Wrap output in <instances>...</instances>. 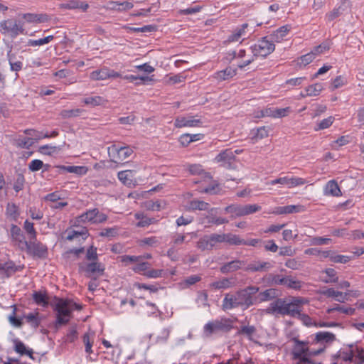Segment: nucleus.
Returning <instances> with one entry per match:
<instances>
[{
  "label": "nucleus",
  "mask_w": 364,
  "mask_h": 364,
  "mask_svg": "<svg viewBox=\"0 0 364 364\" xmlns=\"http://www.w3.org/2000/svg\"><path fill=\"white\" fill-rule=\"evenodd\" d=\"M24 230L28 234V238L30 240H36V231L33 228V223L29 222L28 220H26L24 223Z\"/></svg>",
  "instance_id": "49"
},
{
  "label": "nucleus",
  "mask_w": 364,
  "mask_h": 364,
  "mask_svg": "<svg viewBox=\"0 0 364 364\" xmlns=\"http://www.w3.org/2000/svg\"><path fill=\"white\" fill-rule=\"evenodd\" d=\"M0 31L3 33H9L12 38L19 34H25L23 23L14 19H8L0 23Z\"/></svg>",
  "instance_id": "8"
},
{
  "label": "nucleus",
  "mask_w": 364,
  "mask_h": 364,
  "mask_svg": "<svg viewBox=\"0 0 364 364\" xmlns=\"http://www.w3.org/2000/svg\"><path fill=\"white\" fill-rule=\"evenodd\" d=\"M107 216L100 213L97 209H92V223H103L106 221Z\"/></svg>",
  "instance_id": "59"
},
{
  "label": "nucleus",
  "mask_w": 364,
  "mask_h": 364,
  "mask_svg": "<svg viewBox=\"0 0 364 364\" xmlns=\"http://www.w3.org/2000/svg\"><path fill=\"white\" fill-rule=\"evenodd\" d=\"M327 313L330 314L333 311H338L346 315H353L355 312V309L351 307H346L339 305H336L335 307L329 308L327 309Z\"/></svg>",
  "instance_id": "45"
},
{
  "label": "nucleus",
  "mask_w": 364,
  "mask_h": 364,
  "mask_svg": "<svg viewBox=\"0 0 364 364\" xmlns=\"http://www.w3.org/2000/svg\"><path fill=\"white\" fill-rule=\"evenodd\" d=\"M15 347L14 350L16 353L21 355H28L31 358L33 359V349H27L24 343L18 340L14 341Z\"/></svg>",
  "instance_id": "39"
},
{
  "label": "nucleus",
  "mask_w": 364,
  "mask_h": 364,
  "mask_svg": "<svg viewBox=\"0 0 364 364\" xmlns=\"http://www.w3.org/2000/svg\"><path fill=\"white\" fill-rule=\"evenodd\" d=\"M323 90V85L321 82H316L310 85L305 88V92H306V95H309V97H317Z\"/></svg>",
  "instance_id": "35"
},
{
  "label": "nucleus",
  "mask_w": 364,
  "mask_h": 364,
  "mask_svg": "<svg viewBox=\"0 0 364 364\" xmlns=\"http://www.w3.org/2000/svg\"><path fill=\"white\" fill-rule=\"evenodd\" d=\"M277 296V290L275 289H268L259 294H255V304L264 301L272 300Z\"/></svg>",
  "instance_id": "26"
},
{
  "label": "nucleus",
  "mask_w": 364,
  "mask_h": 364,
  "mask_svg": "<svg viewBox=\"0 0 364 364\" xmlns=\"http://www.w3.org/2000/svg\"><path fill=\"white\" fill-rule=\"evenodd\" d=\"M209 203L197 199H194L189 202L186 210H206L209 208Z\"/></svg>",
  "instance_id": "36"
},
{
  "label": "nucleus",
  "mask_w": 364,
  "mask_h": 364,
  "mask_svg": "<svg viewBox=\"0 0 364 364\" xmlns=\"http://www.w3.org/2000/svg\"><path fill=\"white\" fill-rule=\"evenodd\" d=\"M53 38V36H48L46 38H40L38 40H30L28 43L31 46H40L50 43Z\"/></svg>",
  "instance_id": "61"
},
{
  "label": "nucleus",
  "mask_w": 364,
  "mask_h": 364,
  "mask_svg": "<svg viewBox=\"0 0 364 364\" xmlns=\"http://www.w3.org/2000/svg\"><path fill=\"white\" fill-rule=\"evenodd\" d=\"M235 161V155L231 149H227L219 153L214 159V161L225 168H230Z\"/></svg>",
  "instance_id": "17"
},
{
  "label": "nucleus",
  "mask_w": 364,
  "mask_h": 364,
  "mask_svg": "<svg viewBox=\"0 0 364 364\" xmlns=\"http://www.w3.org/2000/svg\"><path fill=\"white\" fill-rule=\"evenodd\" d=\"M25 248L32 251L35 255L42 257L47 252V248L43 245L36 242L35 240H30L28 242Z\"/></svg>",
  "instance_id": "28"
},
{
  "label": "nucleus",
  "mask_w": 364,
  "mask_h": 364,
  "mask_svg": "<svg viewBox=\"0 0 364 364\" xmlns=\"http://www.w3.org/2000/svg\"><path fill=\"white\" fill-rule=\"evenodd\" d=\"M24 132L26 134L31 136V138L33 139L34 142L35 141H38L43 138H48V134H44L42 132H39L35 129H26Z\"/></svg>",
  "instance_id": "57"
},
{
  "label": "nucleus",
  "mask_w": 364,
  "mask_h": 364,
  "mask_svg": "<svg viewBox=\"0 0 364 364\" xmlns=\"http://www.w3.org/2000/svg\"><path fill=\"white\" fill-rule=\"evenodd\" d=\"M330 49V45L328 43H322L318 46H316L314 48V49L311 50V53L314 54V56L316 57L321 54H323L327 51H328Z\"/></svg>",
  "instance_id": "54"
},
{
  "label": "nucleus",
  "mask_w": 364,
  "mask_h": 364,
  "mask_svg": "<svg viewBox=\"0 0 364 364\" xmlns=\"http://www.w3.org/2000/svg\"><path fill=\"white\" fill-rule=\"evenodd\" d=\"M352 257L348 255H338L333 251V257H331V262L334 263L346 264L348 262Z\"/></svg>",
  "instance_id": "55"
},
{
  "label": "nucleus",
  "mask_w": 364,
  "mask_h": 364,
  "mask_svg": "<svg viewBox=\"0 0 364 364\" xmlns=\"http://www.w3.org/2000/svg\"><path fill=\"white\" fill-rule=\"evenodd\" d=\"M136 171L124 170L118 172V179L128 187H135L137 185V180L135 178Z\"/></svg>",
  "instance_id": "18"
},
{
  "label": "nucleus",
  "mask_w": 364,
  "mask_h": 364,
  "mask_svg": "<svg viewBox=\"0 0 364 364\" xmlns=\"http://www.w3.org/2000/svg\"><path fill=\"white\" fill-rule=\"evenodd\" d=\"M225 211L231 214L232 218L244 216L243 207L241 205H230L225 208Z\"/></svg>",
  "instance_id": "40"
},
{
  "label": "nucleus",
  "mask_w": 364,
  "mask_h": 364,
  "mask_svg": "<svg viewBox=\"0 0 364 364\" xmlns=\"http://www.w3.org/2000/svg\"><path fill=\"white\" fill-rule=\"evenodd\" d=\"M309 303V300L303 297H294L290 302L284 299H278L271 303L267 312L269 314H278L282 316L288 315L291 317L300 316L303 305Z\"/></svg>",
  "instance_id": "4"
},
{
  "label": "nucleus",
  "mask_w": 364,
  "mask_h": 364,
  "mask_svg": "<svg viewBox=\"0 0 364 364\" xmlns=\"http://www.w3.org/2000/svg\"><path fill=\"white\" fill-rule=\"evenodd\" d=\"M109 157L115 163H120L133 154V150L129 146H118L112 145L108 150Z\"/></svg>",
  "instance_id": "9"
},
{
  "label": "nucleus",
  "mask_w": 364,
  "mask_h": 364,
  "mask_svg": "<svg viewBox=\"0 0 364 364\" xmlns=\"http://www.w3.org/2000/svg\"><path fill=\"white\" fill-rule=\"evenodd\" d=\"M307 183L306 180L305 178L297 177V176H284V177H279L276 179L272 180L269 182H268L269 185H276V184H281L283 186H286L289 188H293L297 186H301Z\"/></svg>",
  "instance_id": "11"
},
{
  "label": "nucleus",
  "mask_w": 364,
  "mask_h": 364,
  "mask_svg": "<svg viewBox=\"0 0 364 364\" xmlns=\"http://www.w3.org/2000/svg\"><path fill=\"white\" fill-rule=\"evenodd\" d=\"M291 29V25L286 24L284 25L277 30L274 31L271 35V40L277 43H280L284 40L286 36L289 34V31Z\"/></svg>",
  "instance_id": "23"
},
{
  "label": "nucleus",
  "mask_w": 364,
  "mask_h": 364,
  "mask_svg": "<svg viewBox=\"0 0 364 364\" xmlns=\"http://www.w3.org/2000/svg\"><path fill=\"white\" fill-rule=\"evenodd\" d=\"M319 294L327 298L333 299L335 301L343 303L350 296L349 291L342 292L333 287H326L319 291Z\"/></svg>",
  "instance_id": "15"
},
{
  "label": "nucleus",
  "mask_w": 364,
  "mask_h": 364,
  "mask_svg": "<svg viewBox=\"0 0 364 364\" xmlns=\"http://www.w3.org/2000/svg\"><path fill=\"white\" fill-rule=\"evenodd\" d=\"M85 110L82 109H63L60 112V115L64 118H71L74 117L81 116Z\"/></svg>",
  "instance_id": "43"
},
{
  "label": "nucleus",
  "mask_w": 364,
  "mask_h": 364,
  "mask_svg": "<svg viewBox=\"0 0 364 364\" xmlns=\"http://www.w3.org/2000/svg\"><path fill=\"white\" fill-rule=\"evenodd\" d=\"M49 166L48 164H44L43 162L39 159L32 160L28 164V168L33 172L38 171L42 168H44V171H48Z\"/></svg>",
  "instance_id": "47"
},
{
  "label": "nucleus",
  "mask_w": 364,
  "mask_h": 364,
  "mask_svg": "<svg viewBox=\"0 0 364 364\" xmlns=\"http://www.w3.org/2000/svg\"><path fill=\"white\" fill-rule=\"evenodd\" d=\"M119 228L117 227L109 228L102 230L99 232L98 235L100 237H106L112 238L115 237L118 234Z\"/></svg>",
  "instance_id": "51"
},
{
  "label": "nucleus",
  "mask_w": 364,
  "mask_h": 364,
  "mask_svg": "<svg viewBox=\"0 0 364 364\" xmlns=\"http://www.w3.org/2000/svg\"><path fill=\"white\" fill-rule=\"evenodd\" d=\"M222 243L226 242L230 245H241L243 242V239L240 236L232 233H223L221 234Z\"/></svg>",
  "instance_id": "34"
},
{
  "label": "nucleus",
  "mask_w": 364,
  "mask_h": 364,
  "mask_svg": "<svg viewBox=\"0 0 364 364\" xmlns=\"http://www.w3.org/2000/svg\"><path fill=\"white\" fill-rule=\"evenodd\" d=\"M339 353L341 357L344 360H352L353 357L358 359V362L362 363H364V349L359 347H356L355 350H350L349 353Z\"/></svg>",
  "instance_id": "25"
},
{
  "label": "nucleus",
  "mask_w": 364,
  "mask_h": 364,
  "mask_svg": "<svg viewBox=\"0 0 364 364\" xmlns=\"http://www.w3.org/2000/svg\"><path fill=\"white\" fill-rule=\"evenodd\" d=\"M65 238L69 241L76 240L81 242L85 240L89 236V231L87 228L78 227L68 228L65 232Z\"/></svg>",
  "instance_id": "10"
},
{
  "label": "nucleus",
  "mask_w": 364,
  "mask_h": 364,
  "mask_svg": "<svg viewBox=\"0 0 364 364\" xmlns=\"http://www.w3.org/2000/svg\"><path fill=\"white\" fill-rule=\"evenodd\" d=\"M237 74V69L232 66H228L225 69L215 72L210 78L219 83L223 81L232 80Z\"/></svg>",
  "instance_id": "14"
},
{
  "label": "nucleus",
  "mask_w": 364,
  "mask_h": 364,
  "mask_svg": "<svg viewBox=\"0 0 364 364\" xmlns=\"http://www.w3.org/2000/svg\"><path fill=\"white\" fill-rule=\"evenodd\" d=\"M109 7L112 9L123 11L132 9L134 7V4L128 1H125L123 2L109 1Z\"/></svg>",
  "instance_id": "37"
},
{
  "label": "nucleus",
  "mask_w": 364,
  "mask_h": 364,
  "mask_svg": "<svg viewBox=\"0 0 364 364\" xmlns=\"http://www.w3.org/2000/svg\"><path fill=\"white\" fill-rule=\"evenodd\" d=\"M25 178L22 174H18L14 184V189L16 192H19L24 187Z\"/></svg>",
  "instance_id": "63"
},
{
  "label": "nucleus",
  "mask_w": 364,
  "mask_h": 364,
  "mask_svg": "<svg viewBox=\"0 0 364 364\" xmlns=\"http://www.w3.org/2000/svg\"><path fill=\"white\" fill-rule=\"evenodd\" d=\"M186 77L181 75H175L173 76H167L166 80V84L167 85H175L178 83H181L185 81Z\"/></svg>",
  "instance_id": "60"
},
{
  "label": "nucleus",
  "mask_w": 364,
  "mask_h": 364,
  "mask_svg": "<svg viewBox=\"0 0 364 364\" xmlns=\"http://www.w3.org/2000/svg\"><path fill=\"white\" fill-rule=\"evenodd\" d=\"M323 195L326 196L340 197L342 191L334 179L328 181L323 187Z\"/></svg>",
  "instance_id": "20"
},
{
  "label": "nucleus",
  "mask_w": 364,
  "mask_h": 364,
  "mask_svg": "<svg viewBox=\"0 0 364 364\" xmlns=\"http://www.w3.org/2000/svg\"><path fill=\"white\" fill-rule=\"evenodd\" d=\"M346 84H347V80H346V77H344L342 75H338L336 77H335L333 80H332L331 86L330 88L331 90H334L339 87H343V85H345Z\"/></svg>",
  "instance_id": "50"
},
{
  "label": "nucleus",
  "mask_w": 364,
  "mask_h": 364,
  "mask_svg": "<svg viewBox=\"0 0 364 364\" xmlns=\"http://www.w3.org/2000/svg\"><path fill=\"white\" fill-rule=\"evenodd\" d=\"M195 116H178L174 121L176 128L183 127H200L203 122L200 118H196Z\"/></svg>",
  "instance_id": "13"
},
{
  "label": "nucleus",
  "mask_w": 364,
  "mask_h": 364,
  "mask_svg": "<svg viewBox=\"0 0 364 364\" xmlns=\"http://www.w3.org/2000/svg\"><path fill=\"white\" fill-rule=\"evenodd\" d=\"M7 58L12 71L18 72L21 70L23 63L21 59H22V57H19L20 59H18L15 54L11 53V50H10L7 53Z\"/></svg>",
  "instance_id": "31"
},
{
  "label": "nucleus",
  "mask_w": 364,
  "mask_h": 364,
  "mask_svg": "<svg viewBox=\"0 0 364 364\" xmlns=\"http://www.w3.org/2000/svg\"><path fill=\"white\" fill-rule=\"evenodd\" d=\"M244 265V262L236 259L224 264L220 267V272L223 274H228L240 269Z\"/></svg>",
  "instance_id": "29"
},
{
  "label": "nucleus",
  "mask_w": 364,
  "mask_h": 364,
  "mask_svg": "<svg viewBox=\"0 0 364 364\" xmlns=\"http://www.w3.org/2000/svg\"><path fill=\"white\" fill-rule=\"evenodd\" d=\"M90 7L88 3L80 0H69L60 4V8L63 9H79L81 11H87Z\"/></svg>",
  "instance_id": "22"
},
{
  "label": "nucleus",
  "mask_w": 364,
  "mask_h": 364,
  "mask_svg": "<svg viewBox=\"0 0 364 364\" xmlns=\"http://www.w3.org/2000/svg\"><path fill=\"white\" fill-rule=\"evenodd\" d=\"M218 243H222L221 234L214 233L201 237L197 242V247L201 250H210Z\"/></svg>",
  "instance_id": "12"
},
{
  "label": "nucleus",
  "mask_w": 364,
  "mask_h": 364,
  "mask_svg": "<svg viewBox=\"0 0 364 364\" xmlns=\"http://www.w3.org/2000/svg\"><path fill=\"white\" fill-rule=\"evenodd\" d=\"M186 239V235L180 233H175L171 236V243L175 245H179L183 243Z\"/></svg>",
  "instance_id": "64"
},
{
  "label": "nucleus",
  "mask_w": 364,
  "mask_h": 364,
  "mask_svg": "<svg viewBox=\"0 0 364 364\" xmlns=\"http://www.w3.org/2000/svg\"><path fill=\"white\" fill-rule=\"evenodd\" d=\"M159 240L156 236L144 237L138 241V245L141 247H156L159 245Z\"/></svg>",
  "instance_id": "42"
},
{
  "label": "nucleus",
  "mask_w": 364,
  "mask_h": 364,
  "mask_svg": "<svg viewBox=\"0 0 364 364\" xmlns=\"http://www.w3.org/2000/svg\"><path fill=\"white\" fill-rule=\"evenodd\" d=\"M189 171L192 174H203L204 175V182H210V184L205 187H201L200 193H205L210 194H215L219 191V186L216 181L212 180V177L204 172L201 168L200 165L193 164L189 166Z\"/></svg>",
  "instance_id": "7"
},
{
  "label": "nucleus",
  "mask_w": 364,
  "mask_h": 364,
  "mask_svg": "<svg viewBox=\"0 0 364 364\" xmlns=\"http://www.w3.org/2000/svg\"><path fill=\"white\" fill-rule=\"evenodd\" d=\"M284 286L289 289L299 290L301 288V282L295 280L290 277H286Z\"/></svg>",
  "instance_id": "52"
},
{
  "label": "nucleus",
  "mask_w": 364,
  "mask_h": 364,
  "mask_svg": "<svg viewBox=\"0 0 364 364\" xmlns=\"http://www.w3.org/2000/svg\"><path fill=\"white\" fill-rule=\"evenodd\" d=\"M292 343L291 348V358L297 360V364H314L312 358L321 354L325 350V346L314 348V342L300 341L294 337L291 339Z\"/></svg>",
  "instance_id": "2"
},
{
  "label": "nucleus",
  "mask_w": 364,
  "mask_h": 364,
  "mask_svg": "<svg viewBox=\"0 0 364 364\" xmlns=\"http://www.w3.org/2000/svg\"><path fill=\"white\" fill-rule=\"evenodd\" d=\"M331 242V238L323 237H314L310 240V244L311 245H328Z\"/></svg>",
  "instance_id": "62"
},
{
  "label": "nucleus",
  "mask_w": 364,
  "mask_h": 364,
  "mask_svg": "<svg viewBox=\"0 0 364 364\" xmlns=\"http://www.w3.org/2000/svg\"><path fill=\"white\" fill-rule=\"evenodd\" d=\"M244 216L250 214L255 213L257 211L261 210L262 207L257 204H249L242 205Z\"/></svg>",
  "instance_id": "58"
},
{
  "label": "nucleus",
  "mask_w": 364,
  "mask_h": 364,
  "mask_svg": "<svg viewBox=\"0 0 364 364\" xmlns=\"http://www.w3.org/2000/svg\"><path fill=\"white\" fill-rule=\"evenodd\" d=\"M336 340V336L333 333L328 331H320L315 334L314 345L319 343V347L326 345L323 343H331Z\"/></svg>",
  "instance_id": "24"
},
{
  "label": "nucleus",
  "mask_w": 364,
  "mask_h": 364,
  "mask_svg": "<svg viewBox=\"0 0 364 364\" xmlns=\"http://www.w3.org/2000/svg\"><path fill=\"white\" fill-rule=\"evenodd\" d=\"M252 53L254 56L265 58L275 50V45L267 36L258 40L256 43L251 46Z\"/></svg>",
  "instance_id": "6"
},
{
  "label": "nucleus",
  "mask_w": 364,
  "mask_h": 364,
  "mask_svg": "<svg viewBox=\"0 0 364 364\" xmlns=\"http://www.w3.org/2000/svg\"><path fill=\"white\" fill-rule=\"evenodd\" d=\"M0 271L5 272L9 276L18 271V268L13 262L9 261L5 263H0Z\"/></svg>",
  "instance_id": "48"
},
{
  "label": "nucleus",
  "mask_w": 364,
  "mask_h": 364,
  "mask_svg": "<svg viewBox=\"0 0 364 364\" xmlns=\"http://www.w3.org/2000/svg\"><path fill=\"white\" fill-rule=\"evenodd\" d=\"M120 77L121 74L119 73L107 68H104L99 70L92 72V79L98 80H106L107 78H117Z\"/></svg>",
  "instance_id": "19"
},
{
  "label": "nucleus",
  "mask_w": 364,
  "mask_h": 364,
  "mask_svg": "<svg viewBox=\"0 0 364 364\" xmlns=\"http://www.w3.org/2000/svg\"><path fill=\"white\" fill-rule=\"evenodd\" d=\"M323 272L326 275V278L323 279L325 283H337L338 282L337 272L334 269L327 268Z\"/></svg>",
  "instance_id": "44"
},
{
  "label": "nucleus",
  "mask_w": 364,
  "mask_h": 364,
  "mask_svg": "<svg viewBox=\"0 0 364 364\" xmlns=\"http://www.w3.org/2000/svg\"><path fill=\"white\" fill-rule=\"evenodd\" d=\"M315 58L316 57L314 56V54L311 51L301 56L298 60V64L299 65L306 66L311 63Z\"/></svg>",
  "instance_id": "53"
},
{
  "label": "nucleus",
  "mask_w": 364,
  "mask_h": 364,
  "mask_svg": "<svg viewBox=\"0 0 364 364\" xmlns=\"http://www.w3.org/2000/svg\"><path fill=\"white\" fill-rule=\"evenodd\" d=\"M134 217L136 220H139L136 225L138 228L147 227L151 224L156 223L154 218H149L144 213H136Z\"/></svg>",
  "instance_id": "32"
},
{
  "label": "nucleus",
  "mask_w": 364,
  "mask_h": 364,
  "mask_svg": "<svg viewBox=\"0 0 364 364\" xmlns=\"http://www.w3.org/2000/svg\"><path fill=\"white\" fill-rule=\"evenodd\" d=\"M96 248L92 247V277L95 274L102 275L105 271V267L102 264L97 262Z\"/></svg>",
  "instance_id": "38"
},
{
  "label": "nucleus",
  "mask_w": 364,
  "mask_h": 364,
  "mask_svg": "<svg viewBox=\"0 0 364 364\" xmlns=\"http://www.w3.org/2000/svg\"><path fill=\"white\" fill-rule=\"evenodd\" d=\"M247 23H243L240 27L236 28L232 33L228 37V41L237 42L247 34Z\"/></svg>",
  "instance_id": "30"
},
{
  "label": "nucleus",
  "mask_w": 364,
  "mask_h": 364,
  "mask_svg": "<svg viewBox=\"0 0 364 364\" xmlns=\"http://www.w3.org/2000/svg\"><path fill=\"white\" fill-rule=\"evenodd\" d=\"M232 328V321L230 318H221L208 322L203 326V335L210 337L219 331L228 332Z\"/></svg>",
  "instance_id": "5"
},
{
  "label": "nucleus",
  "mask_w": 364,
  "mask_h": 364,
  "mask_svg": "<svg viewBox=\"0 0 364 364\" xmlns=\"http://www.w3.org/2000/svg\"><path fill=\"white\" fill-rule=\"evenodd\" d=\"M44 16H46V15H42V14L38 15V14H35L28 13V14H23V17L27 22L33 23V22L43 21Z\"/></svg>",
  "instance_id": "56"
},
{
  "label": "nucleus",
  "mask_w": 364,
  "mask_h": 364,
  "mask_svg": "<svg viewBox=\"0 0 364 364\" xmlns=\"http://www.w3.org/2000/svg\"><path fill=\"white\" fill-rule=\"evenodd\" d=\"M33 299L36 304L43 307H47L50 305L55 313L56 321L55 328H58L63 325L67 324L71 317L74 309H81V306L75 303L70 299H60L54 296L52 300H49L46 291H34Z\"/></svg>",
  "instance_id": "1"
},
{
  "label": "nucleus",
  "mask_w": 364,
  "mask_h": 364,
  "mask_svg": "<svg viewBox=\"0 0 364 364\" xmlns=\"http://www.w3.org/2000/svg\"><path fill=\"white\" fill-rule=\"evenodd\" d=\"M335 121V118L333 116H329L327 118L322 119L319 122L314 128L315 131L323 130L329 128Z\"/></svg>",
  "instance_id": "46"
},
{
  "label": "nucleus",
  "mask_w": 364,
  "mask_h": 364,
  "mask_svg": "<svg viewBox=\"0 0 364 364\" xmlns=\"http://www.w3.org/2000/svg\"><path fill=\"white\" fill-rule=\"evenodd\" d=\"M235 285L232 279L223 278L210 284V287L214 289H226Z\"/></svg>",
  "instance_id": "33"
},
{
  "label": "nucleus",
  "mask_w": 364,
  "mask_h": 364,
  "mask_svg": "<svg viewBox=\"0 0 364 364\" xmlns=\"http://www.w3.org/2000/svg\"><path fill=\"white\" fill-rule=\"evenodd\" d=\"M273 267L270 262L255 261L248 264L247 269L251 272H264Z\"/></svg>",
  "instance_id": "27"
},
{
  "label": "nucleus",
  "mask_w": 364,
  "mask_h": 364,
  "mask_svg": "<svg viewBox=\"0 0 364 364\" xmlns=\"http://www.w3.org/2000/svg\"><path fill=\"white\" fill-rule=\"evenodd\" d=\"M291 112L289 107L285 108L266 107L259 112L258 117H269L274 119L282 118L287 116Z\"/></svg>",
  "instance_id": "16"
},
{
  "label": "nucleus",
  "mask_w": 364,
  "mask_h": 364,
  "mask_svg": "<svg viewBox=\"0 0 364 364\" xmlns=\"http://www.w3.org/2000/svg\"><path fill=\"white\" fill-rule=\"evenodd\" d=\"M258 291L259 287L250 286L237 291L234 294H227L223 301V309L230 310L238 306L248 308L255 304V294Z\"/></svg>",
  "instance_id": "3"
},
{
  "label": "nucleus",
  "mask_w": 364,
  "mask_h": 364,
  "mask_svg": "<svg viewBox=\"0 0 364 364\" xmlns=\"http://www.w3.org/2000/svg\"><path fill=\"white\" fill-rule=\"evenodd\" d=\"M11 234L12 239L17 243L18 247L23 250L26 245H27L28 241L26 240L21 229L16 225H12Z\"/></svg>",
  "instance_id": "21"
},
{
  "label": "nucleus",
  "mask_w": 364,
  "mask_h": 364,
  "mask_svg": "<svg viewBox=\"0 0 364 364\" xmlns=\"http://www.w3.org/2000/svg\"><path fill=\"white\" fill-rule=\"evenodd\" d=\"M23 318L26 319V322L33 328H37L41 324V320L39 318V313L38 312L29 313L24 315Z\"/></svg>",
  "instance_id": "41"
}]
</instances>
